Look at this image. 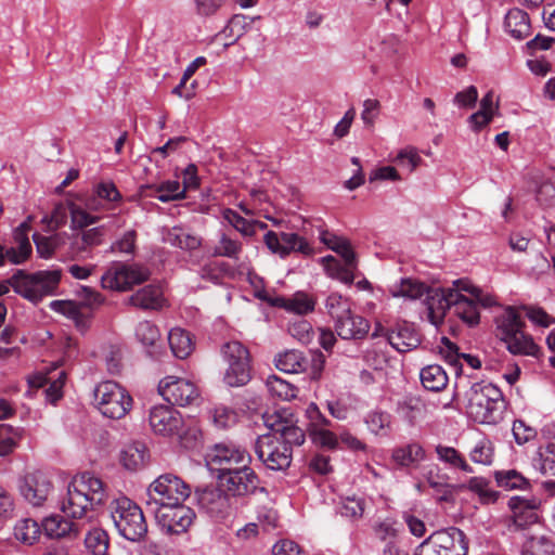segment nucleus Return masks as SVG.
I'll use <instances>...</instances> for the list:
<instances>
[{"label":"nucleus","instance_id":"nucleus-44","mask_svg":"<svg viewBox=\"0 0 555 555\" xmlns=\"http://www.w3.org/2000/svg\"><path fill=\"white\" fill-rule=\"evenodd\" d=\"M266 386L273 397L282 400H292L297 397L298 389L291 383L275 375H271L267 378Z\"/></svg>","mask_w":555,"mask_h":555},{"label":"nucleus","instance_id":"nucleus-33","mask_svg":"<svg viewBox=\"0 0 555 555\" xmlns=\"http://www.w3.org/2000/svg\"><path fill=\"white\" fill-rule=\"evenodd\" d=\"M420 377L424 388L434 392L444 389L449 380L446 371L438 364H430L423 367Z\"/></svg>","mask_w":555,"mask_h":555},{"label":"nucleus","instance_id":"nucleus-23","mask_svg":"<svg viewBox=\"0 0 555 555\" xmlns=\"http://www.w3.org/2000/svg\"><path fill=\"white\" fill-rule=\"evenodd\" d=\"M267 425L278 439L281 438L292 449L293 446H301L306 440L304 429L295 425L291 420L284 418L280 413L267 420Z\"/></svg>","mask_w":555,"mask_h":555},{"label":"nucleus","instance_id":"nucleus-58","mask_svg":"<svg viewBox=\"0 0 555 555\" xmlns=\"http://www.w3.org/2000/svg\"><path fill=\"white\" fill-rule=\"evenodd\" d=\"M73 228L82 229L99 221V217L91 216L80 206L70 203L68 205Z\"/></svg>","mask_w":555,"mask_h":555},{"label":"nucleus","instance_id":"nucleus-43","mask_svg":"<svg viewBox=\"0 0 555 555\" xmlns=\"http://www.w3.org/2000/svg\"><path fill=\"white\" fill-rule=\"evenodd\" d=\"M438 459L452 467L460 468L465 473H473V467L467 464L463 455L454 448L438 444L436 447Z\"/></svg>","mask_w":555,"mask_h":555},{"label":"nucleus","instance_id":"nucleus-45","mask_svg":"<svg viewBox=\"0 0 555 555\" xmlns=\"http://www.w3.org/2000/svg\"><path fill=\"white\" fill-rule=\"evenodd\" d=\"M40 535V527L37 521L30 518L21 519L14 527L16 540L31 545Z\"/></svg>","mask_w":555,"mask_h":555},{"label":"nucleus","instance_id":"nucleus-26","mask_svg":"<svg viewBox=\"0 0 555 555\" xmlns=\"http://www.w3.org/2000/svg\"><path fill=\"white\" fill-rule=\"evenodd\" d=\"M370 330L369 322L361 315L354 314L351 309L335 320V331L343 339H361Z\"/></svg>","mask_w":555,"mask_h":555},{"label":"nucleus","instance_id":"nucleus-36","mask_svg":"<svg viewBox=\"0 0 555 555\" xmlns=\"http://www.w3.org/2000/svg\"><path fill=\"white\" fill-rule=\"evenodd\" d=\"M135 337L138 340L147 348L151 356L157 353V345L160 341L159 328L151 321H142L135 328Z\"/></svg>","mask_w":555,"mask_h":555},{"label":"nucleus","instance_id":"nucleus-64","mask_svg":"<svg viewBox=\"0 0 555 555\" xmlns=\"http://www.w3.org/2000/svg\"><path fill=\"white\" fill-rule=\"evenodd\" d=\"M513 435L518 444H524L535 437V430L527 426L524 421L516 420L513 423Z\"/></svg>","mask_w":555,"mask_h":555},{"label":"nucleus","instance_id":"nucleus-16","mask_svg":"<svg viewBox=\"0 0 555 555\" xmlns=\"http://www.w3.org/2000/svg\"><path fill=\"white\" fill-rule=\"evenodd\" d=\"M150 275V270L143 266L114 262L102 275L101 282L104 288L125 292L144 283Z\"/></svg>","mask_w":555,"mask_h":555},{"label":"nucleus","instance_id":"nucleus-24","mask_svg":"<svg viewBox=\"0 0 555 555\" xmlns=\"http://www.w3.org/2000/svg\"><path fill=\"white\" fill-rule=\"evenodd\" d=\"M388 343L399 352H409L421 344V335L415 327L408 323H398L386 332Z\"/></svg>","mask_w":555,"mask_h":555},{"label":"nucleus","instance_id":"nucleus-57","mask_svg":"<svg viewBox=\"0 0 555 555\" xmlns=\"http://www.w3.org/2000/svg\"><path fill=\"white\" fill-rule=\"evenodd\" d=\"M289 334L301 344L308 345L313 339L312 325L307 320H298L293 322L288 327Z\"/></svg>","mask_w":555,"mask_h":555},{"label":"nucleus","instance_id":"nucleus-40","mask_svg":"<svg viewBox=\"0 0 555 555\" xmlns=\"http://www.w3.org/2000/svg\"><path fill=\"white\" fill-rule=\"evenodd\" d=\"M441 341L443 344L441 353L452 366L456 367L461 358H463L473 369H479L481 366V362L478 358L466 353H460L456 345L451 343L447 337H443Z\"/></svg>","mask_w":555,"mask_h":555},{"label":"nucleus","instance_id":"nucleus-22","mask_svg":"<svg viewBox=\"0 0 555 555\" xmlns=\"http://www.w3.org/2000/svg\"><path fill=\"white\" fill-rule=\"evenodd\" d=\"M51 489L50 479L41 472L26 475L20 485L21 494L34 506L42 505Z\"/></svg>","mask_w":555,"mask_h":555},{"label":"nucleus","instance_id":"nucleus-52","mask_svg":"<svg viewBox=\"0 0 555 555\" xmlns=\"http://www.w3.org/2000/svg\"><path fill=\"white\" fill-rule=\"evenodd\" d=\"M157 195L155 197L163 203L177 201L184 197L185 188H181L179 181H166L155 186Z\"/></svg>","mask_w":555,"mask_h":555},{"label":"nucleus","instance_id":"nucleus-28","mask_svg":"<svg viewBox=\"0 0 555 555\" xmlns=\"http://www.w3.org/2000/svg\"><path fill=\"white\" fill-rule=\"evenodd\" d=\"M505 30L515 39L521 40L530 34V21L527 12L512 9L505 15Z\"/></svg>","mask_w":555,"mask_h":555},{"label":"nucleus","instance_id":"nucleus-55","mask_svg":"<svg viewBox=\"0 0 555 555\" xmlns=\"http://www.w3.org/2000/svg\"><path fill=\"white\" fill-rule=\"evenodd\" d=\"M325 308L334 321L344 313H349L351 309L348 299L337 293H333L326 298Z\"/></svg>","mask_w":555,"mask_h":555},{"label":"nucleus","instance_id":"nucleus-2","mask_svg":"<svg viewBox=\"0 0 555 555\" xmlns=\"http://www.w3.org/2000/svg\"><path fill=\"white\" fill-rule=\"evenodd\" d=\"M467 415L479 424H498L503 418L505 402L499 387L491 383H474L465 393Z\"/></svg>","mask_w":555,"mask_h":555},{"label":"nucleus","instance_id":"nucleus-34","mask_svg":"<svg viewBox=\"0 0 555 555\" xmlns=\"http://www.w3.org/2000/svg\"><path fill=\"white\" fill-rule=\"evenodd\" d=\"M273 305L284 308L289 312L296 314H307L314 310L315 302L305 293H296L291 298L278 297L274 299Z\"/></svg>","mask_w":555,"mask_h":555},{"label":"nucleus","instance_id":"nucleus-56","mask_svg":"<svg viewBox=\"0 0 555 555\" xmlns=\"http://www.w3.org/2000/svg\"><path fill=\"white\" fill-rule=\"evenodd\" d=\"M364 512V502L356 496H348L341 501L339 513L349 519H359Z\"/></svg>","mask_w":555,"mask_h":555},{"label":"nucleus","instance_id":"nucleus-21","mask_svg":"<svg viewBox=\"0 0 555 555\" xmlns=\"http://www.w3.org/2000/svg\"><path fill=\"white\" fill-rule=\"evenodd\" d=\"M508 507L512 512L509 522L507 525L509 530H522L535 524L539 519L535 512L538 504L535 500H527L521 496H513L508 500Z\"/></svg>","mask_w":555,"mask_h":555},{"label":"nucleus","instance_id":"nucleus-32","mask_svg":"<svg viewBox=\"0 0 555 555\" xmlns=\"http://www.w3.org/2000/svg\"><path fill=\"white\" fill-rule=\"evenodd\" d=\"M168 344L173 356L179 359L188 358L194 349V343L191 334L180 327L170 330L168 334Z\"/></svg>","mask_w":555,"mask_h":555},{"label":"nucleus","instance_id":"nucleus-42","mask_svg":"<svg viewBox=\"0 0 555 555\" xmlns=\"http://www.w3.org/2000/svg\"><path fill=\"white\" fill-rule=\"evenodd\" d=\"M427 482L435 490L439 502H454L455 494L464 491V486L447 483L439 476H428Z\"/></svg>","mask_w":555,"mask_h":555},{"label":"nucleus","instance_id":"nucleus-3","mask_svg":"<svg viewBox=\"0 0 555 555\" xmlns=\"http://www.w3.org/2000/svg\"><path fill=\"white\" fill-rule=\"evenodd\" d=\"M498 337L505 343L513 354L537 357L539 347L532 337L524 332L525 322L514 307H507L495 318Z\"/></svg>","mask_w":555,"mask_h":555},{"label":"nucleus","instance_id":"nucleus-19","mask_svg":"<svg viewBox=\"0 0 555 555\" xmlns=\"http://www.w3.org/2000/svg\"><path fill=\"white\" fill-rule=\"evenodd\" d=\"M158 392L170 405H191L199 398L198 389L192 382L176 376L163 378Z\"/></svg>","mask_w":555,"mask_h":555},{"label":"nucleus","instance_id":"nucleus-31","mask_svg":"<svg viewBox=\"0 0 555 555\" xmlns=\"http://www.w3.org/2000/svg\"><path fill=\"white\" fill-rule=\"evenodd\" d=\"M147 459L146 446L139 441L127 444L120 454L122 465L129 470H137L143 467Z\"/></svg>","mask_w":555,"mask_h":555},{"label":"nucleus","instance_id":"nucleus-39","mask_svg":"<svg viewBox=\"0 0 555 555\" xmlns=\"http://www.w3.org/2000/svg\"><path fill=\"white\" fill-rule=\"evenodd\" d=\"M43 528L47 534L52 538H61L66 534L77 537L80 531L78 524L62 519L57 516L46 518Z\"/></svg>","mask_w":555,"mask_h":555},{"label":"nucleus","instance_id":"nucleus-6","mask_svg":"<svg viewBox=\"0 0 555 555\" xmlns=\"http://www.w3.org/2000/svg\"><path fill=\"white\" fill-rule=\"evenodd\" d=\"M114 526L125 539L135 542L145 537L147 524L141 507L127 496L113 500L109 504Z\"/></svg>","mask_w":555,"mask_h":555},{"label":"nucleus","instance_id":"nucleus-14","mask_svg":"<svg viewBox=\"0 0 555 555\" xmlns=\"http://www.w3.org/2000/svg\"><path fill=\"white\" fill-rule=\"evenodd\" d=\"M217 480L235 502L254 495L258 490L264 491V488L260 487L259 476L250 464L240 465V468L232 469L229 474L217 475Z\"/></svg>","mask_w":555,"mask_h":555},{"label":"nucleus","instance_id":"nucleus-17","mask_svg":"<svg viewBox=\"0 0 555 555\" xmlns=\"http://www.w3.org/2000/svg\"><path fill=\"white\" fill-rule=\"evenodd\" d=\"M155 517L156 522L167 532L180 534L185 532L195 519L194 511L184 505L183 502L178 504L169 503L150 509Z\"/></svg>","mask_w":555,"mask_h":555},{"label":"nucleus","instance_id":"nucleus-18","mask_svg":"<svg viewBox=\"0 0 555 555\" xmlns=\"http://www.w3.org/2000/svg\"><path fill=\"white\" fill-rule=\"evenodd\" d=\"M263 242L272 254L281 258H286L292 253H298L305 257H310L314 253L310 243L295 232L268 231L263 236Z\"/></svg>","mask_w":555,"mask_h":555},{"label":"nucleus","instance_id":"nucleus-50","mask_svg":"<svg viewBox=\"0 0 555 555\" xmlns=\"http://www.w3.org/2000/svg\"><path fill=\"white\" fill-rule=\"evenodd\" d=\"M222 218L243 236L253 237L256 234V230L251 229V220L242 217L237 211L231 208H224L222 210Z\"/></svg>","mask_w":555,"mask_h":555},{"label":"nucleus","instance_id":"nucleus-27","mask_svg":"<svg viewBox=\"0 0 555 555\" xmlns=\"http://www.w3.org/2000/svg\"><path fill=\"white\" fill-rule=\"evenodd\" d=\"M160 285L149 284L138 289L128 298V304L142 310H159L165 306Z\"/></svg>","mask_w":555,"mask_h":555},{"label":"nucleus","instance_id":"nucleus-7","mask_svg":"<svg viewBox=\"0 0 555 555\" xmlns=\"http://www.w3.org/2000/svg\"><path fill=\"white\" fill-rule=\"evenodd\" d=\"M132 402L129 392L116 382H102L94 389V404L105 417L122 418L131 410Z\"/></svg>","mask_w":555,"mask_h":555},{"label":"nucleus","instance_id":"nucleus-61","mask_svg":"<svg viewBox=\"0 0 555 555\" xmlns=\"http://www.w3.org/2000/svg\"><path fill=\"white\" fill-rule=\"evenodd\" d=\"M470 460L478 464L489 465L492 462V448L489 441H479L470 451Z\"/></svg>","mask_w":555,"mask_h":555},{"label":"nucleus","instance_id":"nucleus-9","mask_svg":"<svg viewBox=\"0 0 555 555\" xmlns=\"http://www.w3.org/2000/svg\"><path fill=\"white\" fill-rule=\"evenodd\" d=\"M149 422L156 435L177 437L182 443L189 439V436L196 438V430L186 427L182 415L172 405L153 406L150 411Z\"/></svg>","mask_w":555,"mask_h":555},{"label":"nucleus","instance_id":"nucleus-38","mask_svg":"<svg viewBox=\"0 0 555 555\" xmlns=\"http://www.w3.org/2000/svg\"><path fill=\"white\" fill-rule=\"evenodd\" d=\"M533 467L543 475L555 476V443L540 447L533 457Z\"/></svg>","mask_w":555,"mask_h":555},{"label":"nucleus","instance_id":"nucleus-13","mask_svg":"<svg viewBox=\"0 0 555 555\" xmlns=\"http://www.w3.org/2000/svg\"><path fill=\"white\" fill-rule=\"evenodd\" d=\"M249 452L235 443H216L206 455V464L215 475L229 474L240 465L251 464Z\"/></svg>","mask_w":555,"mask_h":555},{"label":"nucleus","instance_id":"nucleus-54","mask_svg":"<svg viewBox=\"0 0 555 555\" xmlns=\"http://www.w3.org/2000/svg\"><path fill=\"white\" fill-rule=\"evenodd\" d=\"M20 433L11 425L0 424V456L10 454L17 446Z\"/></svg>","mask_w":555,"mask_h":555},{"label":"nucleus","instance_id":"nucleus-20","mask_svg":"<svg viewBox=\"0 0 555 555\" xmlns=\"http://www.w3.org/2000/svg\"><path fill=\"white\" fill-rule=\"evenodd\" d=\"M456 298H460V294L454 289L430 288L426 295V306L430 323L436 326L442 323L447 311L453 309Z\"/></svg>","mask_w":555,"mask_h":555},{"label":"nucleus","instance_id":"nucleus-53","mask_svg":"<svg viewBox=\"0 0 555 555\" xmlns=\"http://www.w3.org/2000/svg\"><path fill=\"white\" fill-rule=\"evenodd\" d=\"M103 228H92L82 231L80 236H76L73 245L77 251H85L90 247L98 246L102 243Z\"/></svg>","mask_w":555,"mask_h":555},{"label":"nucleus","instance_id":"nucleus-10","mask_svg":"<svg viewBox=\"0 0 555 555\" xmlns=\"http://www.w3.org/2000/svg\"><path fill=\"white\" fill-rule=\"evenodd\" d=\"M465 533L455 527L439 530L429 535L417 548L416 555H467Z\"/></svg>","mask_w":555,"mask_h":555},{"label":"nucleus","instance_id":"nucleus-1","mask_svg":"<svg viewBox=\"0 0 555 555\" xmlns=\"http://www.w3.org/2000/svg\"><path fill=\"white\" fill-rule=\"evenodd\" d=\"M107 498L104 482L91 473H82L68 485L61 509L66 517L81 519L88 517L90 511L103 505Z\"/></svg>","mask_w":555,"mask_h":555},{"label":"nucleus","instance_id":"nucleus-47","mask_svg":"<svg viewBox=\"0 0 555 555\" xmlns=\"http://www.w3.org/2000/svg\"><path fill=\"white\" fill-rule=\"evenodd\" d=\"M522 555H555V545L546 537H530L524 543Z\"/></svg>","mask_w":555,"mask_h":555},{"label":"nucleus","instance_id":"nucleus-46","mask_svg":"<svg viewBox=\"0 0 555 555\" xmlns=\"http://www.w3.org/2000/svg\"><path fill=\"white\" fill-rule=\"evenodd\" d=\"M85 544L93 555H107L108 553V535L103 529L90 530L85 538Z\"/></svg>","mask_w":555,"mask_h":555},{"label":"nucleus","instance_id":"nucleus-51","mask_svg":"<svg viewBox=\"0 0 555 555\" xmlns=\"http://www.w3.org/2000/svg\"><path fill=\"white\" fill-rule=\"evenodd\" d=\"M365 423L371 433L385 436L390 427L391 416L387 412L372 411L365 417Z\"/></svg>","mask_w":555,"mask_h":555},{"label":"nucleus","instance_id":"nucleus-15","mask_svg":"<svg viewBox=\"0 0 555 555\" xmlns=\"http://www.w3.org/2000/svg\"><path fill=\"white\" fill-rule=\"evenodd\" d=\"M195 499L199 509L216 520L227 519L237 509L236 502L219 485L196 489Z\"/></svg>","mask_w":555,"mask_h":555},{"label":"nucleus","instance_id":"nucleus-25","mask_svg":"<svg viewBox=\"0 0 555 555\" xmlns=\"http://www.w3.org/2000/svg\"><path fill=\"white\" fill-rule=\"evenodd\" d=\"M162 241L172 247L192 251L202 245V237L193 233L190 229L182 225L162 229Z\"/></svg>","mask_w":555,"mask_h":555},{"label":"nucleus","instance_id":"nucleus-35","mask_svg":"<svg viewBox=\"0 0 555 555\" xmlns=\"http://www.w3.org/2000/svg\"><path fill=\"white\" fill-rule=\"evenodd\" d=\"M308 364V360L299 350H288L275 358V366L285 373L305 372Z\"/></svg>","mask_w":555,"mask_h":555},{"label":"nucleus","instance_id":"nucleus-12","mask_svg":"<svg viewBox=\"0 0 555 555\" xmlns=\"http://www.w3.org/2000/svg\"><path fill=\"white\" fill-rule=\"evenodd\" d=\"M254 449L258 460L267 469L279 472L291 466L293 449L271 433L259 436Z\"/></svg>","mask_w":555,"mask_h":555},{"label":"nucleus","instance_id":"nucleus-59","mask_svg":"<svg viewBox=\"0 0 555 555\" xmlns=\"http://www.w3.org/2000/svg\"><path fill=\"white\" fill-rule=\"evenodd\" d=\"M396 162L399 166L405 168L408 172H412L420 165L422 158L414 147H406L398 153Z\"/></svg>","mask_w":555,"mask_h":555},{"label":"nucleus","instance_id":"nucleus-11","mask_svg":"<svg viewBox=\"0 0 555 555\" xmlns=\"http://www.w3.org/2000/svg\"><path fill=\"white\" fill-rule=\"evenodd\" d=\"M223 360L228 363L223 380L230 387H240L250 380V357L248 349L237 340L221 347Z\"/></svg>","mask_w":555,"mask_h":555},{"label":"nucleus","instance_id":"nucleus-62","mask_svg":"<svg viewBox=\"0 0 555 555\" xmlns=\"http://www.w3.org/2000/svg\"><path fill=\"white\" fill-rule=\"evenodd\" d=\"M228 0H194L197 15L209 17L216 15Z\"/></svg>","mask_w":555,"mask_h":555},{"label":"nucleus","instance_id":"nucleus-49","mask_svg":"<svg viewBox=\"0 0 555 555\" xmlns=\"http://www.w3.org/2000/svg\"><path fill=\"white\" fill-rule=\"evenodd\" d=\"M308 434L311 441L321 448L335 450L339 448V440L336 434L330 429L308 427Z\"/></svg>","mask_w":555,"mask_h":555},{"label":"nucleus","instance_id":"nucleus-48","mask_svg":"<svg viewBox=\"0 0 555 555\" xmlns=\"http://www.w3.org/2000/svg\"><path fill=\"white\" fill-rule=\"evenodd\" d=\"M494 478L499 487L507 490L525 489L528 486L527 479L515 469L495 472Z\"/></svg>","mask_w":555,"mask_h":555},{"label":"nucleus","instance_id":"nucleus-5","mask_svg":"<svg viewBox=\"0 0 555 555\" xmlns=\"http://www.w3.org/2000/svg\"><path fill=\"white\" fill-rule=\"evenodd\" d=\"M320 240L330 249L337 253L344 260V263H340L339 260L331 255L321 258L326 273L344 284L351 285L354 281V270L358 267V261L349 241L327 231H323L320 234Z\"/></svg>","mask_w":555,"mask_h":555},{"label":"nucleus","instance_id":"nucleus-37","mask_svg":"<svg viewBox=\"0 0 555 555\" xmlns=\"http://www.w3.org/2000/svg\"><path fill=\"white\" fill-rule=\"evenodd\" d=\"M454 313L470 326L479 323V311L473 298L460 294L453 305Z\"/></svg>","mask_w":555,"mask_h":555},{"label":"nucleus","instance_id":"nucleus-29","mask_svg":"<svg viewBox=\"0 0 555 555\" xmlns=\"http://www.w3.org/2000/svg\"><path fill=\"white\" fill-rule=\"evenodd\" d=\"M430 287L417 279L404 278L399 283L393 284L389 292L393 297H404L406 299L416 300L427 295Z\"/></svg>","mask_w":555,"mask_h":555},{"label":"nucleus","instance_id":"nucleus-63","mask_svg":"<svg viewBox=\"0 0 555 555\" xmlns=\"http://www.w3.org/2000/svg\"><path fill=\"white\" fill-rule=\"evenodd\" d=\"M33 240L36 244L37 253L41 258L48 259L52 257L56 246L55 241L52 237L35 233L33 235Z\"/></svg>","mask_w":555,"mask_h":555},{"label":"nucleus","instance_id":"nucleus-41","mask_svg":"<svg viewBox=\"0 0 555 555\" xmlns=\"http://www.w3.org/2000/svg\"><path fill=\"white\" fill-rule=\"evenodd\" d=\"M243 251V244L230 237L228 234L222 233L218 243L214 247L212 255L218 257H227L237 260Z\"/></svg>","mask_w":555,"mask_h":555},{"label":"nucleus","instance_id":"nucleus-60","mask_svg":"<svg viewBox=\"0 0 555 555\" xmlns=\"http://www.w3.org/2000/svg\"><path fill=\"white\" fill-rule=\"evenodd\" d=\"M137 232L134 230L127 231L121 238L114 242L111 246L112 253L133 254L135 249Z\"/></svg>","mask_w":555,"mask_h":555},{"label":"nucleus","instance_id":"nucleus-8","mask_svg":"<svg viewBox=\"0 0 555 555\" xmlns=\"http://www.w3.org/2000/svg\"><path fill=\"white\" fill-rule=\"evenodd\" d=\"M191 494V487L179 476L166 473L158 476L147 488L146 506L153 509L169 503L184 502Z\"/></svg>","mask_w":555,"mask_h":555},{"label":"nucleus","instance_id":"nucleus-4","mask_svg":"<svg viewBox=\"0 0 555 555\" xmlns=\"http://www.w3.org/2000/svg\"><path fill=\"white\" fill-rule=\"evenodd\" d=\"M60 281V270H42L34 273L16 270L9 279L13 291L34 304L40 302L47 296L54 295Z\"/></svg>","mask_w":555,"mask_h":555},{"label":"nucleus","instance_id":"nucleus-30","mask_svg":"<svg viewBox=\"0 0 555 555\" xmlns=\"http://www.w3.org/2000/svg\"><path fill=\"white\" fill-rule=\"evenodd\" d=\"M425 457L423 447L412 442L393 449L391 459L399 467H415Z\"/></svg>","mask_w":555,"mask_h":555}]
</instances>
